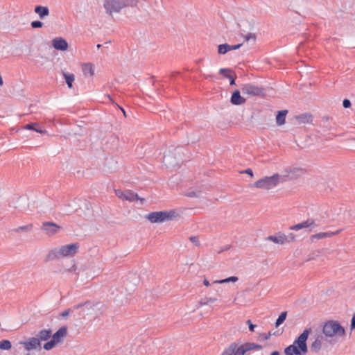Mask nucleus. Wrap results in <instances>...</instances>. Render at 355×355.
<instances>
[{
	"instance_id": "16",
	"label": "nucleus",
	"mask_w": 355,
	"mask_h": 355,
	"mask_svg": "<svg viewBox=\"0 0 355 355\" xmlns=\"http://www.w3.org/2000/svg\"><path fill=\"white\" fill-rule=\"evenodd\" d=\"M266 240L272 241L278 244H284L287 241L286 235L283 233L279 232L277 235H271L268 236Z\"/></svg>"
},
{
	"instance_id": "15",
	"label": "nucleus",
	"mask_w": 355,
	"mask_h": 355,
	"mask_svg": "<svg viewBox=\"0 0 355 355\" xmlns=\"http://www.w3.org/2000/svg\"><path fill=\"white\" fill-rule=\"evenodd\" d=\"M124 195L123 200H128L130 202L139 200L141 205L145 202V198H140L137 193H135L131 190L125 191Z\"/></svg>"
},
{
	"instance_id": "20",
	"label": "nucleus",
	"mask_w": 355,
	"mask_h": 355,
	"mask_svg": "<svg viewBox=\"0 0 355 355\" xmlns=\"http://www.w3.org/2000/svg\"><path fill=\"white\" fill-rule=\"evenodd\" d=\"M24 128L26 130H34L40 134H46L47 133V131L45 129L40 127L37 123H30L28 124H26L24 127Z\"/></svg>"
},
{
	"instance_id": "33",
	"label": "nucleus",
	"mask_w": 355,
	"mask_h": 355,
	"mask_svg": "<svg viewBox=\"0 0 355 355\" xmlns=\"http://www.w3.org/2000/svg\"><path fill=\"white\" fill-rule=\"evenodd\" d=\"M55 345L56 343L53 339H51V340L45 343L43 345V347L45 350L49 351L52 349Z\"/></svg>"
},
{
	"instance_id": "54",
	"label": "nucleus",
	"mask_w": 355,
	"mask_h": 355,
	"mask_svg": "<svg viewBox=\"0 0 355 355\" xmlns=\"http://www.w3.org/2000/svg\"><path fill=\"white\" fill-rule=\"evenodd\" d=\"M3 85V79H2L1 76L0 75V85Z\"/></svg>"
},
{
	"instance_id": "6",
	"label": "nucleus",
	"mask_w": 355,
	"mask_h": 355,
	"mask_svg": "<svg viewBox=\"0 0 355 355\" xmlns=\"http://www.w3.org/2000/svg\"><path fill=\"white\" fill-rule=\"evenodd\" d=\"M322 332L327 337H334L335 336H343L345 334V329L338 321H327L323 326Z\"/></svg>"
},
{
	"instance_id": "21",
	"label": "nucleus",
	"mask_w": 355,
	"mask_h": 355,
	"mask_svg": "<svg viewBox=\"0 0 355 355\" xmlns=\"http://www.w3.org/2000/svg\"><path fill=\"white\" fill-rule=\"evenodd\" d=\"M82 70L85 76L92 77L94 74V67L90 62L83 64Z\"/></svg>"
},
{
	"instance_id": "26",
	"label": "nucleus",
	"mask_w": 355,
	"mask_h": 355,
	"mask_svg": "<svg viewBox=\"0 0 355 355\" xmlns=\"http://www.w3.org/2000/svg\"><path fill=\"white\" fill-rule=\"evenodd\" d=\"M230 51V44H223L218 46V53L223 55Z\"/></svg>"
},
{
	"instance_id": "53",
	"label": "nucleus",
	"mask_w": 355,
	"mask_h": 355,
	"mask_svg": "<svg viewBox=\"0 0 355 355\" xmlns=\"http://www.w3.org/2000/svg\"><path fill=\"white\" fill-rule=\"evenodd\" d=\"M120 110H121L122 111V112L123 113V115H124L125 116H126V114H125V110H124L123 107H120Z\"/></svg>"
},
{
	"instance_id": "42",
	"label": "nucleus",
	"mask_w": 355,
	"mask_h": 355,
	"mask_svg": "<svg viewBox=\"0 0 355 355\" xmlns=\"http://www.w3.org/2000/svg\"><path fill=\"white\" fill-rule=\"evenodd\" d=\"M115 193H116V195L120 198H122L123 199V197H124V193H125V191H121V190H116L115 191Z\"/></svg>"
},
{
	"instance_id": "38",
	"label": "nucleus",
	"mask_w": 355,
	"mask_h": 355,
	"mask_svg": "<svg viewBox=\"0 0 355 355\" xmlns=\"http://www.w3.org/2000/svg\"><path fill=\"white\" fill-rule=\"evenodd\" d=\"M226 78L230 80V85H236V83H235L236 76H233V75L226 76Z\"/></svg>"
},
{
	"instance_id": "4",
	"label": "nucleus",
	"mask_w": 355,
	"mask_h": 355,
	"mask_svg": "<svg viewBox=\"0 0 355 355\" xmlns=\"http://www.w3.org/2000/svg\"><path fill=\"white\" fill-rule=\"evenodd\" d=\"M138 0H105L103 6L106 12H119L123 8L137 6Z\"/></svg>"
},
{
	"instance_id": "48",
	"label": "nucleus",
	"mask_w": 355,
	"mask_h": 355,
	"mask_svg": "<svg viewBox=\"0 0 355 355\" xmlns=\"http://www.w3.org/2000/svg\"><path fill=\"white\" fill-rule=\"evenodd\" d=\"M203 284L206 286H210V284H209V281L206 278L204 279Z\"/></svg>"
},
{
	"instance_id": "10",
	"label": "nucleus",
	"mask_w": 355,
	"mask_h": 355,
	"mask_svg": "<svg viewBox=\"0 0 355 355\" xmlns=\"http://www.w3.org/2000/svg\"><path fill=\"white\" fill-rule=\"evenodd\" d=\"M21 344L23 345L24 349L27 351H30L32 349L40 350L42 348L41 343L39 342L36 336L31 337L28 338V340L21 342Z\"/></svg>"
},
{
	"instance_id": "28",
	"label": "nucleus",
	"mask_w": 355,
	"mask_h": 355,
	"mask_svg": "<svg viewBox=\"0 0 355 355\" xmlns=\"http://www.w3.org/2000/svg\"><path fill=\"white\" fill-rule=\"evenodd\" d=\"M12 344L8 340H2L0 341V349L3 350H8L11 349Z\"/></svg>"
},
{
	"instance_id": "22",
	"label": "nucleus",
	"mask_w": 355,
	"mask_h": 355,
	"mask_svg": "<svg viewBox=\"0 0 355 355\" xmlns=\"http://www.w3.org/2000/svg\"><path fill=\"white\" fill-rule=\"evenodd\" d=\"M287 113L288 110H280L277 112L276 116V123L278 125H282L285 123Z\"/></svg>"
},
{
	"instance_id": "25",
	"label": "nucleus",
	"mask_w": 355,
	"mask_h": 355,
	"mask_svg": "<svg viewBox=\"0 0 355 355\" xmlns=\"http://www.w3.org/2000/svg\"><path fill=\"white\" fill-rule=\"evenodd\" d=\"M33 225L30 223L26 225L19 226L15 229H13L12 231L15 233H19L21 232H31L33 230Z\"/></svg>"
},
{
	"instance_id": "52",
	"label": "nucleus",
	"mask_w": 355,
	"mask_h": 355,
	"mask_svg": "<svg viewBox=\"0 0 355 355\" xmlns=\"http://www.w3.org/2000/svg\"><path fill=\"white\" fill-rule=\"evenodd\" d=\"M270 355H279V352L278 351L272 352Z\"/></svg>"
},
{
	"instance_id": "17",
	"label": "nucleus",
	"mask_w": 355,
	"mask_h": 355,
	"mask_svg": "<svg viewBox=\"0 0 355 355\" xmlns=\"http://www.w3.org/2000/svg\"><path fill=\"white\" fill-rule=\"evenodd\" d=\"M52 336V330L51 329H42L37 334L36 338H37L40 343L41 341H46L48 340Z\"/></svg>"
},
{
	"instance_id": "3",
	"label": "nucleus",
	"mask_w": 355,
	"mask_h": 355,
	"mask_svg": "<svg viewBox=\"0 0 355 355\" xmlns=\"http://www.w3.org/2000/svg\"><path fill=\"white\" fill-rule=\"evenodd\" d=\"M79 244L73 243L51 250L46 257L45 261H50L64 257H73L78 252Z\"/></svg>"
},
{
	"instance_id": "57",
	"label": "nucleus",
	"mask_w": 355,
	"mask_h": 355,
	"mask_svg": "<svg viewBox=\"0 0 355 355\" xmlns=\"http://www.w3.org/2000/svg\"><path fill=\"white\" fill-rule=\"evenodd\" d=\"M354 140L355 141V138L354 139Z\"/></svg>"
},
{
	"instance_id": "51",
	"label": "nucleus",
	"mask_w": 355,
	"mask_h": 355,
	"mask_svg": "<svg viewBox=\"0 0 355 355\" xmlns=\"http://www.w3.org/2000/svg\"><path fill=\"white\" fill-rule=\"evenodd\" d=\"M169 157H170L169 155H164V161L166 162H168Z\"/></svg>"
},
{
	"instance_id": "40",
	"label": "nucleus",
	"mask_w": 355,
	"mask_h": 355,
	"mask_svg": "<svg viewBox=\"0 0 355 355\" xmlns=\"http://www.w3.org/2000/svg\"><path fill=\"white\" fill-rule=\"evenodd\" d=\"M286 242L294 241L295 240V236L293 233H289L288 235H286Z\"/></svg>"
},
{
	"instance_id": "35",
	"label": "nucleus",
	"mask_w": 355,
	"mask_h": 355,
	"mask_svg": "<svg viewBox=\"0 0 355 355\" xmlns=\"http://www.w3.org/2000/svg\"><path fill=\"white\" fill-rule=\"evenodd\" d=\"M44 23L42 22L41 21H38V20H36V21H33L31 23V26L33 28H42V26H43Z\"/></svg>"
},
{
	"instance_id": "2",
	"label": "nucleus",
	"mask_w": 355,
	"mask_h": 355,
	"mask_svg": "<svg viewBox=\"0 0 355 355\" xmlns=\"http://www.w3.org/2000/svg\"><path fill=\"white\" fill-rule=\"evenodd\" d=\"M262 346L257 343L246 342L239 345L236 342L230 343L220 355H248V352L252 350H260Z\"/></svg>"
},
{
	"instance_id": "9",
	"label": "nucleus",
	"mask_w": 355,
	"mask_h": 355,
	"mask_svg": "<svg viewBox=\"0 0 355 355\" xmlns=\"http://www.w3.org/2000/svg\"><path fill=\"white\" fill-rule=\"evenodd\" d=\"M61 229V226L58 225V224L53 222L50 221L44 222L41 226V230L43 231L49 236L55 235Z\"/></svg>"
},
{
	"instance_id": "56",
	"label": "nucleus",
	"mask_w": 355,
	"mask_h": 355,
	"mask_svg": "<svg viewBox=\"0 0 355 355\" xmlns=\"http://www.w3.org/2000/svg\"><path fill=\"white\" fill-rule=\"evenodd\" d=\"M101 46H102L101 44H97L96 47H97V49H100L101 47Z\"/></svg>"
},
{
	"instance_id": "24",
	"label": "nucleus",
	"mask_w": 355,
	"mask_h": 355,
	"mask_svg": "<svg viewBox=\"0 0 355 355\" xmlns=\"http://www.w3.org/2000/svg\"><path fill=\"white\" fill-rule=\"evenodd\" d=\"M63 76L65 79L66 83L69 88L72 87L73 82L75 80V76L73 73H68L66 72H62Z\"/></svg>"
},
{
	"instance_id": "8",
	"label": "nucleus",
	"mask_w": 355,
	"mask_h": 355,
	"mask_svg": "<svg viewBox=\"0 0 355 355\" xmlns=\"http://www.w3.org/2000/svg\"><path fill=\"white\" fill-rule=\"evenodd\" d=\"M241 92L243 94L250 96H263L265 89L263 87L256 85L252 83L244 84L241 87Z\"/></svg>"
},
{
	"instance_id": "19",
	"label": "nucleus",
	"mask_w": 355,
	"mask_h": 355,
	"mask_svg": "<svg viewBox=\"0 0 355 355\" xmlns=\"http://www.w3.org/2000/svg\"><path fill=\"white\" fill-rule=\"evenodd\" d=\"M341 232L340 230L336 232H319L311 236V239H322L325 238H329L334 235L338 234Z\"/></svg>"
},
{
	"instance_id": "31",
	"label": "nucleus",
	"mask_w": 355,
	"mask_h": 355,
	"mask_svg": "<svg viewBox=\"0 0 355 355\" xmlns=\"http://www.w3.org/2000/svg\"><path fill=\"white\" fill-rule=\"evenodd\" d=\"M217 301L215 297H205L200 300L199 304L200 306L207 305L209 303H213Z\"/></svg>"
},
{
	"instance_id": "43",
	"label": "nucleus",
	"mask_w": 355,
	"mask_h": 355,
	"mask_svg": "<svg viewBox=\"0 0 355 355\" xmlns=\"http://www.w3.org/2000/svg\"><path fill=\"white\" fill-rule=\"evenodd\" d=\"M77 270V267L75 264V263H73V266L69 268V269H66L65 271L66 272H75Z\"/></svg>"
},
{
	"instance_id": "11",
	"label": "nucleus",
	"mask_w": 355,
	"mask_h": 355,
	"mask_svg": "<svg viewBox=\"0 0 355 355\" xmlns=\"http://www.w3.org/2000/svg\"><path fill=\"white\" fill-rule=\"evenodd\" d=\"M317 226L318 225L315 223V220L313 218H308L305 221L291 226L290 229L292 230L297 231L302 228H314Z\"/></svg>"
},
{
	"instance_id": "45",
	"label": "nucleus",
	"mask_w": 355,
	"mask_h": 355,
	"mask_svg": "<svg viewBox=\"0 0 355 355\" xmlns=\"http://www.w3.org/2000/svg\"><path fill=\"white\" fill-rule=\"evenodd\" d=\"M242 46V44H239L236 45H230V51L239 49Z\"/></svg>"
},
{
	"instance_id": "18",
	"label": "nucleus",
	"mask_w": 355,
	"mask_h": 355,
	"mask_svg": "<svg viewBox=\"0 0 355 355\" xmlns=\"http://www.w3.org/2000/svg\"><path fill=\"white\" fill-rule=\"evenodd\" d=\"M34 12L39 15L41 19H44L49 15V9L47 6H36Z\"/></svg>"
},
{
	"instance_id": "27",
	"label": "nucleus",
	"mask_w": 355,
	"mask_h": 355,
	"mask_svg": "<svg viewBox=\"0 0 355 355\" xmlns=\"http://www.w3.org/2000/svg\"><path fill=\"white\" fill-rule=\"evenodd\" d=\"M238 277L236 276H231L230 277H227L226 279H220V280H216L214 282V284H223V283H228V282H236L238 281Z\"/></svg>"
},
{
	"instance_id": "34",
	"label": "nucleus",
	"mask_w": 355,
	"mask_h": 355,
	"mask_svg": "<svg viewBox=\"0 0 355 355\" xmlns=\"http://www.w3.org/2000/svg\"><path fill=\"white\" fill-rule=\"evenodd\" d=\"M244 38L245 42L252 40L254 42L257 38V35L255 33H248L244 36Z\"/></svg>"
},
{
	"instance_id": "29",
	"label": "nucleus",
	"mask_w": 355,
	"mask_h": 355,
	"mask_svg": "<svg viewBox=\"0 0 355 355\" xmlns=\"http://www.w3.org/2000/svg\"><path fill=\"white\" fill-rule=\"evenodd\" d=\"M286 315H287V312L286 311H284L282 312L278 317V318L277 319L276 322H275V327H279L280 324H282L286 320Z\"/></svg>"
},
{
	"instance_id": "13",
	"label": "nucleus",
	"mask_w": 355,
	"mask_h": 355,
	"mask_svg": "<svg viewBox=\"0 0 355 355\" xmlns=\"http://www.w3.org/2000/svg\"><path fill=\"white\" fill-rule=\"evenodd\" d=\"M53 47L59 51H66L68 49L67 42L62 37H55L52 40Z\"/></svg>"
},
{
	"instance_id": "36",
	"label": "nucleus",
	"mask_w": 355,
	"mask_h": 355,
	"mask_svg": "<svg viewBox=\"0 0 355 355\" xmlns=\"http://www.w3.org/2000/svg\"><path fill=\"white\" fill-rule=\"evenodd\" d=\"M189 240L191 243H193L196 246H200V241L198 239V237L196 236H191L189 237Z\"/></svg>"
},
{
	"instance_id": "37",
	"label": "nucleus",
	"mask_w": 355,
	"mask_h": 355,
	"mask_svg": "<svg viewBox=\"0 0 355 355\" xmlns=\"http://www.w3.org/2000/svg\"><path fill=\"white\" fill-rule=\"evenodd\" d=\"M232 72V71L230 69L221 68L219 70V73L224 76L226 78V76H230L228 73Z\"/></svg>"
},
{
	"instance_id": "41",
	"label": "nucleus",
	"mask_w": 355,
	"mask_h": 355,
	"mask_svg": "<svg viewBox=\"0 0 355 355\" xmlns=\"http://www.w3.org/2000/svg\"><path fill=\"white\" fill-rule=\"evenodd\" d=\"M343 106L345 108H349L351 106V102L349 99H344L343 101Z\"/></svg>"
},
{
	"instance_id": "12",
	"label": "nucleus",
	"mask_w": 355,
	"mask_h": 355,
	"mask_svg": "<svg viewBox=\"0 0 355 355\" xmlns=\"http://www.w3.org/2000/svg\"><path fill=\"white\" fill-rule=\"evenodd\" d=\"M67 327L66 325L61 327L57 331L52 334L51 337L56 344L62 343L64 338L67 334Z\"/></svg>"
},
{
	"instance_id": "50",
	"label": "nucleus",
	"mask_w": 355,
	"mask_h": 355,
	"mask_svg": "<svg viewBox=\"0 0 355 355\" xmlns=\"http://www.w3.org/2000/svg\"><path fill=\"white\" fill-rule=\"evenodd\" d=\"M271 335H272L271 332H270V331H269V332L268 333V334H266V335L265 336L264 339H265V340H268V339H269V338L270 337V336H271Z\"/></svg>"
},
{
	"instance_id": "14",
	"label": "nucleus",
	"mask_w": 355,
	"mask_h": 355,
	"mask_svg": "<svg viewBox=\"0 0 355 355\" xmlns=\"http://www.w3.org/2000/svg\"><path fill=\"white\" fill-rule=\"evenodd\" d=\"M246 100L245 98L241 96V92L239 90H234L230 98V102L232 104L234 105H241L245 103Z\"/></svg>"
},
{
	"instance_id": "7",
	"label": "nucleus",
	"mask_w": 355,
	"mask_h": 355,
	"mask_svg": "<svg viewBox=\"0 0 355 355\" xmlns=\"http://www.w3.org/2000/svg\"><path fill=\"white\" fill-rule=\"evenodd\" d=\"M280 175L277 173L272 176H266L255 182L253 187L261 189L269 190L277 187L279 182Z\"/></svg>"
},
{
	"instance_id": "46",
	"label": "nucleus",
	"mask_w": 355,
	"mask_h": 355,
	"mask_svg": "<svg viewBox=\"0 0 355 355\" xmlns=\"http://www.w3.org/2000/svg\"><path fill=\"white\" fill-rule=\"evenodd\" d=\"M241 173L248 174L251 177H253V172H252V169H250V168H247L246 170L242 171Z\"/></svg>"
},
{
	"instance_id": "23",
	"label": "nucleus",
	"mask_w": 355,
	"mask_h": 355,
	"mask_svg": "<svg viewBox=\"0 0 355 355\" xmlns=\"http://www.w3.org/2000/svg\"><path fill=\"white\" fill-rule=\"evenodd\" d=\"M322 342L320 337H318L311 344L310 349L312 352H318L321 349Z\"/></svg>"
},
{
	"instance_id": "30",
	"label": "nucleus",
	"mask_w": 355,
	"mask_h": 355,
	"mask_svg": "<svg viewBox=\"0 0 355 355\" xmlns=\"http://www.w3.org/2000/svg\"><path fill=\"white\" fill-rule=\"evenodd\" d=\"M297 119L301 123H309L312 121V116L311 114H302L298 116Z\"/></svg>"
},
{
	"instance_id": "49",
	"label": "nucleus",
	"mask_w": 355,
	"mask_h": 355,
	"mask_svg": "<svg viewBox=\"0 0 355 355\" xmlns=\"http://www.w3.org/2000/svg\"><path fill=\"white\" fill-rule=\"evenodd\" d=\"M187 196H189V197H194V196H196V193L194 191H191V192H189L187 194Z\"/></svg>"
},
{
	"instance_id": "44",
	"label": "nucleus",
	"mask_w": 355,
	"mask_h": 355,
	"mask_svg": "<svg viewBox=\"0 0 355 355\" xmlns=\"http://www.w3.org/2000/svg\"><path fill=\"white\" fill-rule=\"evenodd\" d=\"M71 311V309H65L64 311H63L61 313H60V316L61 317H67L69 315V313Z\"/></svg>"
},
{
	"instance_id": "47",
	"label": "nucleus",
	"mask_w": 355,
	"mask_h": 355,
	"mask_svg": "<svg viewBox=\"0 0 355 355\" xmlns=\"http://www.w3.org/2000/svg\"><path fill=\"white\" fill-rule=\"evenodd\" d=\"M350 327L352 330L355 329V314L352 316Z\"/></svg>"
},
{
	"instance_id": "39",
	"label": "nucleus",
	"mask_w": 355,
	"mask_h": 355,
	"mask_svg": "<svg viewBox=\"0 0 355 355\" xmlns=\"http://www.w3.org/2000/svg\"><path fill=\"white\" fill-rule=\"evenodd\" d=\"M246 323L248 324L249 326V330L252 332L254 331V329L256 328L257 325L255 324H253L251 322L250 320H248L246 321Z\"/></svg>"
},
{
	"instance_id": "32",
	"label": "nucleus",
	"mask_w": 355,
	"mask_h": 355,
	"mask_svg": "<svg viewBox=\"0 0 355 355\" xmlns=\"http://www.w3.org/2000/svg\"><path fill=\"white\" fill-rule=\"evenodd\" d=\"M83 306H86L87 309H92L94 306V304L90 301H86L83 303H80L74 306L75 309H79Z\"/></svg>"
},
{
	"instance_id": "5",
	"label": "nucleus",
	"mask_w": 355,
	"mask_h": 355,
	"mask_svg": "<svg viewBox=\"0 0 355 355\" xmlns=\"http://www.w3.org/2000/svg\"><path fill=\"white\" fill-rule=\"evenodd\" d=\"M178 216L179 214L175 209H171L169 211L150 212L146 216V218L151 223H162L164 222L171 221Z\"/></svg>"
},
{
	"instance_id": "55",
	"label": "nucleus",
	"mask_w": 355,
	"mask_h": 355,
	"mask_svg": "<svg viewBox=\"0 0 355 355\" xmlns=\"http://www.w3.org/2000/svg\"><path fill=\"white\" fill-rule=\"evenodd\" d=\"M212 78H213V76H211V75L206 76V78L211 79Z\"/></svg>"
},
{
	"instance_id": "1",
	"label": "nucleus",
	"mask_w": 355,
	"mask_h": 355,
	"mask_svg": "<svg viewBox=\"0 0 355 355\" xmlns=\"http://www.w3.org/2000/svg\"><path fill=\"white\" fill-rule=\"evenodd\" d=\"M311 329H305L304 331L294 340L292 345L284 349L286 355H304L308 352L306 340Z\"/></svg>"
}]
</instances>
